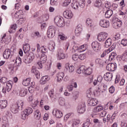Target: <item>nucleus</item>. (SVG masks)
I'll use <instances>...</instances> for the list:
<instances>
[{
    "label": "nucleus",
    "mask_w": 127,
    "mask_h": 127,
    "mask_svg": "<svg viewBox=\"0 0 127 127\" xmlns=\"http://www.w3.org/2000/svg\"><path fill=\"white\" fill-rule=\"evenodd\" d=\"M92 68L91 67L87 68L86 66L82 65L78 68L76 72L78 74H84V75H91L92 74Z\"/></svg>",
    "instance_id": "obj_1"
},
{
    "label": "nucleus",
    "mask_w": 127,
    "mask_h": 127,
    "mask_svg": "<svg viewBox=\"0 0 127 127\" xmlns=\"http://www.w3.org/2000/svg\"><path fill=\"white\" fill-rule=\"evenodd\" d=\"M22 107H23V101L19 100L17 101L16 103L11 107V111L14 114H17L19 111V109H22Z\"/></svg>",
    "instance_id": "obj_2"
},
{
    "label": "nucleus",
    "mask_w": 127,
    "mask_h": 127,
    "mask_svg": "<svg viewBox=\"0 0 127 127\" xmlns=\"http://www.w3.org/2000/svg\"><path fill=\"white\" fill-rule=\"evenodd\" d=\"M54 22L59 27H64L65 26V20L60 16H57L55 17Z\"/></svg>",
    "instance_id": "obj_3"
},
{
    "label": "nucleus",
    "mask_w": 127,
    "mask_h": 127,
    "mask_svg": "<svg viewBox=\"0 0 127 127\" xmlns=\"http://www.w3.org/2000/svg\"><path fill=\"white\" fill-rule=\"evenodd\" d=\"M91 47L94 52H100L102 49V45L97 41L92 42Z\"/></svg>",
    "instance_id": "obj_4"
},
{
    "label": "nucleus",
    "mask_w": 127,
    "mask_h": 127,
    "mask_svg": "<svg viewBox=\"0 0 127 127\" xmlns=\"http://www.w3.org/2000/svg\"><path fill=\"white\" fill-rule=\"evenodd\" d=\"M56 32V30L55 29V26H50L49 27L47 31V36L49 38H53L55 36V33Z\"/></svg>",
    "instance_id": "obj_5"
},
{
    "label": "nucleus",
    "mask_w": 127,
    "mask_h": 127,
    "mask_svg": "<svg viewBox=\"0 0 127 127\" xmlns=\"http://www.w3.org/2000/svg\"><path fill=\"white\" fill-rule=\"evenodd\" d=\"M14 51V47L12 46L9 50V49H6L3 54V57L4 59H8L9 57H10V55H11V52H13Z\"/></svg>",
    "instance_id": "obj_6"
},
{
    "label": "nucleus",
    "mask_w": 127,
    "mask_h": 127,
    "mask_svg": "<svg viewBox=\"0 0 127 127\" xmlns=\"http://www.w3.org/2000/svg\"><path fill=\"white\" fill-rule=\"evenodd\" d=\"M109 36L108 33L106 32H102L100 33L97 36V39L98 41L102 42L105 41L107 38Z\"/></svg>",
    "instance_id": "obj_7"
},
{
    "label": "nucleus",
    "mask_w": 127,
    "mask_h": 127,
    "mask_svg": "<svg viewBox=\"0 0 127 127\" xmlns=\"http://www.w3.org/2000/svg\"><path fill=\"white\" fill-rule=\"evenodd\" d=\"M99 25L104 28H108L110 26V21L107 19H101L99 21Z\"/></svg>",
    "instance_id": "obj_8"
},
{
    "label": "nucleus",
    "mask_w": 127,
    "mask_h": 127,
    "mask_svg": "<svg viewBox=\"0 0 127 127\" xmlns=\"http://www.w3.org/2000/svg\"><path fill=\"white\" fill-rule=\"evenodd\" d=\"M86 111V105L85 103L80 104L77 107V112L78 114H84Z\"/></svg>",
    "instance_id": "obj_9"
},
{
    "label": "nucleus",
    "mask_w": 127,
    "mask_h": 127,
    "mask_svg": "<svg viewBox=\"0 0 127 127\" xmlns=\"http://www.w3.org/2000/svg\"><path fill=\"white\" fill-rule=\"evenodd\" d=\"M11 88H12L11 81H9L8 82H7L6 87H3L2 92L3 93V94H5L6 92H9L10 90H11Z\"/></svg>",
    "instance_id": "obj_10"
},
{
    "label": "nucleus",
    "mask_w": 127,
    "mask_h": 127,
    "mask_svg": "<svg viewBox=\"0 0 127 127\" xmlns=\"http://www.w3.org/2000/svg\"><path fill=\"white\" fill-rule=\"evenodd\" d=\"M116 69H117V64L115 63L109 64L106 66V69L108 70V71L114 72Z\"/></svg>",
    "instance_id": "obj_11"
},
{
    "label": "nucleus",
    "mask_w": 127,
    "mask_h": 127,
    "mask_svg": "<svg viewBox=\"0 0 127 127\" xmlns=\"http://www.w3.org/2000/svg\"><path fill=\"white\" fill-rule=\"evenodd\" d=\"M63 15L65 18L71 19L73 17V13L71 10H65L63 13Z\"/></svg>",
    "instance_id": "obj_12"
},
{
    "label": "nucleus",
    "mask_w": 127,
    "mask_h": 127,
    "mask_svg": "<svg viewBox=\"0 0 127 127\" xmlns=\"http://www.w3.org/2000/svg\"><path fill=\"white\" fill-rule=\"evenodd\" d=\"M103 110H104V107H103L102 106H96L94 108L93 113L92 114H91V116L92 117V118H95V116H96V115H97L95 113L101 112V111H103Z\"/></svg>",
    "instance_id": "obj_13"
},
{
    "label": "nucleus",
    "mask_w": 127,
    "mask_h": 127,
    "mask_svg": "<svg viewBox=\"0 0 127 127\" xmlns=\"http://www.w3.org/2000/svg\"><path fill=\"white\" fill-rule=\"evenodd\" d=\"M115 21L114 22L113 24V26L114 28L117 29L118 28H120L123 24V22L122 20H120L119 18H116L115 19Z\"/></svg>",
    "instance_id": "obj_14"
},
{
    "label": "nucleus",
    "mask_w": 127,
    "mask_h": 127,
    "mask_svg": "<svg viewBox=\"0 0 127 127\" xmlns=\"http://www.w3.org/2000/svg\"><path fill=\"white\" fill-rule=\"evenodd\" d=\"M53 115L54 116V117H56V118H57L58 119H60L63 117V113L62 112L57 109H55L53 110Z\"/></svg>",
    "instance_id": "obj_15"
},
{
    "label": "nucleus",
    "mask_w": 127,
    "mask_h": 127,
    "mask_svg": "<svg viewBox=\"0 0 127 127\" xmlns=\"http://www.w3.org/2000/svg\"><path fill=\"white\" fill-rule=\"evenodd\" d=\"M65 54L63 50L60 49L58 50L57 54V58L58 60H61L62 59H65Z\"/></svg>",
    "instance_id": "obj_16"
},
{
    "label": "nucleus",
    "mask_w": 127,
    "mask_h": 127,
    "mask_svg": "<svg viewBox=\"0 0 127 127\" xmlns=\"http://www.w3.org/2000/svg\"><path fill=\"white\" fill-rule=\"evenodd\" d=\"M98 103H99V101H98V99L96 98H90L88 100V104L89 106L94 107V106H97V105H98Z\"/></svg>",
    "instance_id": "obj_17"
},
{
    "label": "nucleus",
    "mask_w": 127,
    "mask_h": 127,
    "mask_svg": "<svg viewBox=\"0 0 127 127\" xmlns=\"http://www.w3.org/2000/svg\"><path fill=\"white\" fill-rule=\"evenodd\" d=\"M31 72L32 74H34V75H35L37 79H39L40 78V73H39V71L36 69L35 66H32Z\"/></svg>",
    "instance_id": "obj_18"
},
{
    "label": "nucleus",
    "mask_w": 127,
    "mask_h": 127,
    "mask_svg": "<svg viewBox=\"0 0 127 127\" xmlns=\"http://www.w3.org/2000/svg\"><path fill=\"white\" fill-rule=\"evenodd\" d=\"M104 78L105 80H106V81H112L113 79V73L111 72H107L106 74H104Z\"/></svg>",
    "instance_id": "obj_19"
},
{
    "label": "nucleus",
    "mask_w": 127,
    "mask_h": 127,
    "mask_svg": "<svg viewBox=\"0 0 127 127\" xmlns=\"http://www.w3.org/2000/svg\"><path fill=\"white\" fill-rule=\"evenodd\" d=\"M65 74L63 72H60L57 74V82H62Z\"/></svg>",
    "instance_id": "obj_20"
},
{
    "label": "nucleus",
    "mask_w": 127,
    "mask_h": 127,
    "mask_svg": "<svg viewBox=\"0 0 127 127\" xmlns=\"http://www.w3.org/2000/svg\"><path fill=\"white\" fill-rule=\"evenodd\" d=\"M82 30L83 29L82 28V25L78 24L77 25L75 30V33L77 36H79L80 34H81V32H82Z\"/></svg>",
    "instance_id": "obj_21"
},
{
    "label": "nucleus",
    "mask_w": 127,
    "mask_h": 127,
    "mask_svg": "<svg viewBox=\"0 0 127 127\" xmlns=\"http://www.w3.org/2000/svg\"><path fill=\"white\" fill-rule=\"evenodd\" d=\"M65 68L68 71L69 73H72V72H74V70H75V67L73 65H70L69 63H67L65 64Z\"/></svg>",
    "instance_id": "obj_22"
},
{
    "label": "nucleus",
    "mask_w": 127,
    "mask_h": 127,
    "mask_svg": "<svg viewBox=\"0 0 127 127\" xmlns=\"http://www.w3.org/2000/svg\"><path fill=\"white\" fill-rule=\"evenodd\" d=\"M49 80H50V77H49L48 75H45L42 77L40 83L41 84L44 85V84H46V83H47Z\"/></svg>",
    "instance_id": "obj_23"
},
{
    "label": "nucleus",
    "mask_w": 127,
    "mask_h": 127,
    "mask_svg": "<svg viewBox=\"0 0 127 127\" xmlns=\"http://www.w3.org/2000/svg\"><path fill=\"white\" fill-rule=\"evenodd\" d=\"M27 94V89L22 88L19 91V95L20 97H25Z\"/></svg>",
    "instance_id": "obj_24"
},
{
    "label": "nucleus",
    "mask_w": 127,
    "mask_h": 127,
    "mask_svg": "<svg viewBox=\"0 0 127 127\" xmlns=\"http://www.w3.org/2000/svg\"><path fill=\"white\" fill-rule=\"evenodd\" d=\"M41 118V113H40V111L39 110L36 109L34 111V118L36 120H39Z\"/></svg>",
    "instance_id": "obj_25"
},
{
    "label": "nucleus",
    "mask_w": 127,
    "mask_h": 127,
    "mask_svg": "<svg viewBox=\"0 0 127 127\" xmlns=\"http://www.w3.org/2000/svg\"><path fill=\"white\" fill-rule=\"evenodd\" d=\"M23 50L25 54L28 53L30 51V45L26 44L23 46Z\"/></svg>",
    "instance_id": "obj_26"
},
{
    "label": "nucleus",
    "mask_w": 127,
    "mask_h": 127,
    "mask_svg": "<svg viewBox=\"0 0 127 127\" xmlns=\"http://www.w3.org/2000/svg\"><path fill=\"white\" fill-rule=\"evenodd\" d=\"M18 16L19 17V19L17 21V22H18V24L20 25L22 24V23H24V21H25V17L22 14L18 15Z\"/></svg>",
    "instance_id": "obj_27"
},
{
    "label": "nucleus",
    "mask_w": 127,
    "mask_h": 127,
    "mask_svg": "<svg viewBox=\"0 0 127 127\" xmlns=\"http://www.w3.org/2000/svg\"><path fill=\"white\" fill-rule=\"evenodd\" d=\"M113 13H114V12H113V10H107L105 14V18H110V17H111V16L113 15Z\"/></svg>",
    "instance_id": "obj_28"
},
{
    "label": "nucleus",
    "mask_w": 127,
    "mask_h": 127,
    "mask_svg": "<svg viewBox=\"0 0 127 127\" xmlns=\"http://www.w3.org/2000/svg\"><path fill=\"white\" fill-rule=\"evenodd\" d=\"M7 106V101L5 100L0 101V108L1 109H4L6 108Z\"/></svg>",
    "instance_id": "obj_29"
},
{
    "label": "nucleus",
    "mask_w": 127,
    "mask_h": 127,
    "mask_svg": "<svg viewBox=\"0 0 127 127\" xmlns=\"http://www.w3.org/2000/svg\"><path fill=\"white\" fill-rule=\"evenodd\" d=\"M40 59L42 63L43 64L46 63V61H47V56H46V55H45L44 53H43L41 55V56L40 58Z\"/></svg>",
    "instance_id": "obj_30"
},
{
    "label": "nucleus",
    "mask_w": 127,
    "mask_h": 127,
    "mask_svg": "<svg viewBox=\"0 0 127 127\" xmlns=\"http://www.w3.org/2000/svg\"><path fill=\"white\" fill-rule=\"evenodd\" d=\"M49 96L51 98L52 102H55V101H56V96H55V95H54V92L50 91L49 92Z\"/></svg>",
    "instance_id": "obj_31"
},
{
    "label": "nucleus",
    "mask_w": 127,
    "mask_h": 127,
    "mask_svg": "<svg viewBox=\"0 0 127 127\" xmlns=\"http://www.w3.org/2000/svg\"><path fill=\"white\" fill-rule=\"evenodd\" d=\"M71 5L72 8H74V9H78V8H79V6H80V3H79L78 1H74L71 3Z\"/></svg>",
    "instance_id": "obj_32"
},
{
    "label": "nucleus",
    "mask_w": 127,
    "mask_h": 127,
    "mask_svg": "<svg viewBox=\"0 0 127 127\" xmlns=\"http://www.w3.org/2000/svg\"><path fill=\"white\" fill-rule=\"evenodd\" d=\"M112 45V39L109 38L105 42L104 47L106 48H109L110 46Z\"/></svg>",
    "instance_id": "obj_33"
},
{
    "label": "nucleus",
    "mask_w": 127,
    "mask_h": 127,
    "mask_svg": "<svg viewBox=\"0 0 127 127\" xmlns=\"http://www.w3.org/2000/svg\"><path fill=\"white\" fill-rule=\"evenodd\" d=\"M35 82H32V85L31 86H30L28 88V90L29 93H32L33 92H34V90H35Z\"/></svg>",
    "instance_id": "obj_34"
},
{
    "label": "nucleus",
    "mask_w": 127,
    "mask_h": 127,
    "mask_svg": "<svg viewBox=\"0 0 127 127\" xmlns=\"http://www.w3.org/2000/svg\"><path fill=\"white\" fill-rule=\"evenodd\" d=\"M50 51H54L55 49V43L53 42L50 43L48 45Z\"/></svg>",
    "instance_id": "obj_35"
},
{
    "label": "nucleus",
    "mask_w": 127,
    "mask_h": 127,
    "mask_svg": "<svg viewBox=\"0 0 127 127\" xmlns=\"http://www.w3.org/2000/svg\"><path fill=\"white\" fill-rule=\"evenodd\" d=\"M15 31H16V24H13L11 26L9 29V33H14Z\"/></svg>",
    "instance_id": "obj_36"
},
{
    "label": "nucleus",
    "mask_w": 127,
    "mask_h": 127,
    "mask_svg": "<svg viewBox=\"0 0 127 127\" xmlns=\"http://www.w3.org/2000/svg\"><path fill=\"white\" fill-rule=\"evenodd\" d=\"M30 81H31V79L30 78H28L23 81L22 84L24 86H28L29 84H30Z\"/></svg>",
    "instance_id": "obj_37"
},
{
    "label": "nucleus",
    "mask_w": 127,
    "mask_h": 127,
    "mask_svg": "<svg viewBox=\"0 0 127 127\" xmlns=\"http://www.w3.org/2000/svg\"><path fill=\"white\" fill-rule=\"evenodd\" d=\"M86 25L87 26H88V27H92V26H93V21H92V19L90 18L87 19L86 21Z\"/></svg>",
    "instance_id": "obj_38"
},
{
    "label": "nucleus",
    "mask_w": 127,
    "mask_h": 127,
    "mask_svg": "<svg viewBox=\"0 0 127 127\" xmlns=\"http://www.w3.org/2000/svg\"><path fill=\"white\" fill-rule=\"evenodd\" d=\"M86 50L87 48L86 47V45H81L78 47V52L79 53L84 52L86 51Z\"/></svg>",
    "instance_id": "obj_39"
},
{
    "label": "nucleus",
    "mask_w": 127,
    "mask_h": 127,
    "mask_svg": "<svg viewBox=\"0 0 127 127\" xmlns=\"http://www.w3.org/2000/svg\"><path fill=\"white\" fill-rule=\"evenodd\" d=\"M28 59L31 62H32L33 60H34V58H35V56H34V54L32 52L30 53L28 56H27Z\"/></svg>",
    "instance_id": "obj_40"
},
{
    "label": "nucleus",
    "mask_w": 127,
    "mask_h": 127,
    "mask_svg": "<svg viewBox=\"0 0 127 127\" xmlns=\"http://www.w3.org/2000/svg\"><path fill=\"white\" fill-rule=\"evenodd\" d=\"M23 61L25 64H30V63L31 62L30 60L28 59V57L27 56V55L25 56L23 58Z\"/></svg>",
    "instance_id": "obj_41"
},
{
    "label": "nucleus",
    "mask_w": 127,
    "mask_h": 127,
    "mask_svg": "<svg viewBox=\"0 0 127 127\" xmlns=\"http://www.w3.org/2000/svg\"><path fill=\"white\" fill-rule=\"evenodd\" d=\"M24 111L26 113L28 116L30 115L31 114H32V112H33V110H32V108L30 107H27Z\"/></svg>",
    "instance_id": "obj_42"
},
{
    "label": "nucleus",
    "mask_w": 127,
    "mask_h": 127,
    "mask_svg": "<svg viewBox=\"0 0 127 127\" xmlns=\"http://www.w3.org/2000/svg\"><path fill=\"white\" fill-rule=\"evenodd\" d=\"M58 37L63 41H64V40H66L67 39V36L64 34H60L58 35Z\"/></svg>",
    "instance_id": "obj_43"
},
{
    "label": "nucleus",
    "mask_w": 127,
    "mask_h": 127,
    "mask_svg": "<svg viewBox=\"0 0 127 127\" xmlns=\"http://www.w3.org/2000/svg\"><path fill=\"white\" fill-rule=\"evenodd\" d=\"M71 0H64L62 4V6H68L70 4V3H71Z\"/></svg>",
    "instance_id": "obj_44"
},
{
    "label": "nucleus",
    "mask_w": 127,
    "mask_h": 127,
    "mask_svg": "<svg viewBox=\"0 0 127 127\" xmlns=\"http://www.w3.org/2000/svg\"><path fill=\"white\" fill-rule=\"evenodd\" d=\"M21 117L22 120H26V118L28 117V115L24 112V111H22L21 113Z\"/></svg>",
    "instance_id": "obj_45"
},
{
    "label": "nucleus",
    "mask_w": 127,
    "mask_h": 127,
    "mask_svg": "<svg viewBox=\"0 0 127 127\" xmlns=\"http://www.w3.org/2000/svg\"><path fill=\"white\" fill-rule=\"evenodd\" d=\"M33 38H39L41 37V35L38 32H35L33 33L32 35Z\"/></svg>",
    "instance_id": "obj_46"
},
{
    "label": "nucleus",
    "mask_w": 127,
    "mask_h": 127,
    "mask_svg": "<svg viewBox=\"0 0 127 127\" xmlns=\"http://www.w3.org/2000/svg\"><path fill=\"white\" fill-rule=\"evenodd\" d=\"M94 5L95 7H100V6L102 5V1L101 0H96V1L94 2Z\"/></svg>",
    "instance_id": "obj_47"
},
{
    "label": "nucleus",
    "mask_w": 127,
    "mask_h": 127,
    "mask_svg": "<svg viewBox=\"0 0 127 127\" xmlns=\"http://www.w3.org/2000/svg\"><path fill=\"white\" fill-rule=\"evenodd\" d=\"M15 64H16L17 66H20L21 65V58L20 57L16 58L15 60Z\"/></svg>",
    "instance_id": "obj_48"
},
{
    "label": "nucleus",
    "mask_w": 127,
    "mask_h": 127,
    "mask_svg": "<svg viewBox=\"0 0 127 127\" xmlns=\"http://www.w3.org/2000/svg\"><path fill=\"white\" fill-rule=\"evenodd\" d=\"M80 124V121L78 120H73L72 122V127H77L79 126V124Z\"/></svg>",
    "instance_id": "obj_49"
},
{
    "label": "nucleus",
    "mask_w": 127,
    "mask_h": 127,
    "mask_svg": "<svg viewBox=\"0 0 127 127\" xmlns=\"http://www.w3.org/2000/svg\"><path fill=\"white\" fill-rule=\"evenodd\" d=\"M122 60L127 61V50L125 51L122 56Z\"/></svg>",
    "instance_id": "obj_50"
},
{
    "label": "nucleus",
    "mask_w": 127,
    "mask_h": 127,
    "mask_svg": "<svg viewBox=\"0 0 127 127\" xmlns=\"http://www.w3.org/2000/svg\"><path fill=\"white\" fill-rule=\"evenodd\" d=\"M113 39L114 41L119 40V39H121V35H120V34H116L113 37Z\"/></svg>",
    "instance_id": "obj_51"
},
{
    "label": "nucleus",
    "mask_w": 127,
    "mask_h": 127,
    "mask_svg": "<svg viewBox=\"0 0 127 127\" xmlns=\"http://www.w3.org/2000/svg\"><path fill=\"white\" fill-rule=\"evenodd\" d=\"M94 96H99L100 94H101V89H100V88H98L94 91Z\"/></svg>",
    "instance_id": "obj_52"
},
{
    "label": "nucleus",
    "mask_w": 127,
    "mask_h": 127,
    "mask_svg": "<svg viewBox=\"0 0 127 127\" xmlns=\"http://www.w3.org/2000/svg\"><path fill=\"white\" fill-rule=\"evenodd\" d=\"M73 115V113H68L65 115L64 117V122H67L68 121V119L71 117V116Z\"/></svg>",
    "instance_id": "obj_53"
},
{
    "label": "nucleus",
    "mask_w": 127,
    "mask_h": 127,
    "mask_svg": "<svg viewBox=\"0 0 127 127\" xmlns=\"http://www.w3.org/2000/svg\"><path fill=\"white\" fill-rule=\"evenodd\" d=\"M92 90H93V88L92 87L90 88L89 89L87 90L86 91L87 96L88 98H91V95L92 94Z\"/></svg>",
    "instance_id": "obj_54"
},
{
    "label": "nucleus",
    "mask_w": 127,
    "mask_h": 127,
    "mask_svg": "<svg viewBox=\"0 0 127 127\" xmlns=\"http://www.w3.org/2000/svg\"><path fill=\"white\" fill-rule=\"evenodd\" d=\"M117 56V54L116 53H112L111 55L109 56V60H113L114 58Z\"/></svg>",
    "instance_id": "obj_55"
},
{
    "label": "nucleus",
    "mask_w": 127,
    "mask_h": 127,
    "mask_svg": "<svg viewBox=\"0 0 127 127\" xmlns=\"http://www.w3.org/2000/svg\"><path fill=\"white\" fill-rule=\"evenodd\" d=\"M72 58L74 61H77L78 60H79V55L76 54L74 55H73Z\"/></svg>",
    "instance_id": "obj_56"
},
{
    "label": "nucleus",
    "mask_w": 127,
    "mask_h": 127,
    "mask_svg": "<svg viewBox=\"0 0 127 127\" xmlns=\"http://www.w3.org/2000/svg\"><path fill=\"white\" fill-rule=\"evenodd\" d=\"M0 82L2 84H5L7 82V78L3 77L0 79Z\"/></svg>",
    "instance_id": "obj_57"
},
{
    "label": "nucleus",
    "mask_w": 127,
    "mask_h": 127,
    "mask_svg": "<svg viewBox=\"0 0 127 127\" xmlns=\"http://www.w3.org/2000/svg\"><path fill=\"white\" fill-rule=\"evenodd\" d=\"M79 59L80 60H85L86 59V54H82L79 56Z\"/></svg>",
    "instance_id": "obj_58"
},
{
    "label": "nucleus",
    "mask_w": 127,
    "mask_h": 127,
    "mask_svg": "<svg viewBox=\"0 0 127 127\" xmlns=\"http://www.w3.org/2000/svg\"><path fill=\"white\" fill-rule=\"evenodd\" d=\"M37 2L39 5H42L45 3V0H37Z\"/></svg>",
    "instance_id": "obj_59"
},
{
    "label": "nucleus",
    "mask_w": 127,
    "mask_h": 127,
    "mask_svg": "<svg viewBox=\"0 0 127 127\" xmlns=\"http://www.w3.org/2000/svg\"><path fill=\"white\" fill-rule=\"evenodd\" d=\"M109 91L111 94H114V93H115V87L114 86H112L109 88Z\"/></svg>",
    "instance_id": "obj_60"
},
{
    "label": "nucleus",
    "mask_w": 127,
    "mask_h": 127,
    "mask_svg": "<svg viewBox=\"0 0 127 127\" xmlns=\"http://www.w3.org/2000/svg\"><path fill=\"white\" fill-rule=\"evenodd\" d=\"M48 19H49V15L46 14L43 16V21H47Z\"/></svg>",
    "instance_id": "obj_61"
},
{
    "label": "nucleus",
    "mask_w": 127,
    "mask_h": 127,
    "mask_svg": "<svg viewBox=\"0 0 127 127\" xmlns=\"http://www.w3.org/2000/svg\"><path fill=\"white\" fill-rule=\"evenodd\" d=\"M121 44L124 46H127V39H123L121 41Z\"/></svg>",
    "instance_id": "obj_62"
},
{
    "label": "nucleus",
    "mask_w": 127,
    "mask_h": 127,
    "mask_svg": "<svg viewBox=\"0 0 127 127\" xmlns=\"http://www.w3.org/2000/svg\"><path fill=\"white\" fill-rule=\"evenodd\" d=\"M95 63L97 65H101V64H102V60H101L100 59H96L95 60Z\"/></svg>",
    "instance_id": "obj_63"
},
{
    "label": "nucleus",
    "mask_w": 127,
    "mask_h": 127,
    "mask_svg": "<svg viewBox=\"0 0 127 127\" xmlns=\"http://www.w3.org/2000/svg\"><path fill=\"white\" fill-rule=\"evenodd\" d=\"M41 52H42V53H46V52H47V49L44 47V46L41 47Z\"/></svg>",
    "instance_id": "obj_64"
}]
</instances>
